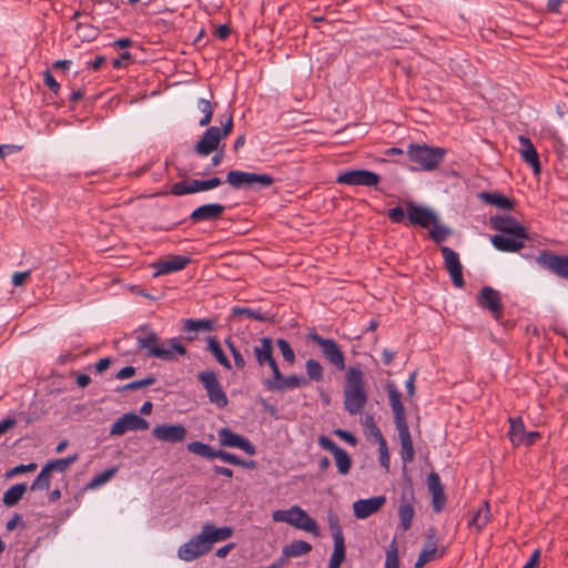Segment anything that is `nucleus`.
<instances>
[{
	"label": "nucleus",
	"instance_id": "obj_55",
	"mask_svg": "<svg viewBox=\"0 0 568 568\" xmlns=\"http://www.w3.org/2000/svg\"><path fill=\"white\" fill-rule=\"evenodd\" d=\"M428 489L432 493L444 489L440 478L436 473H430L427 478Z\"/></svg>",
	"mask_w": 568,
	"mask_h": 568
},
{
	"label": "nucleus",
	"instance_id": "obj_21",
	"mask_svg": "<svg viewBox=\"0 0 568 568\" xmlns=\"http://www.w3.org/2000/svg\"><path fill=\"white\" fill-rule=\"evenodd\" d=\"M407 217L410 224L419 225L424 229L436 222L437 215L426 206L416 205L413 202L406 204Z\"/></svg>",
	"mask_w": 568,
	"mask_h": 568
},
{
	"label": "nucleus",
	"instance_id": "obj_64",
	"mask_svg": "<svg viewBox=\"0 0 568 568\" xmlns=\"http://www.w3.org/2000/svg\"><path fill=\"white\" fill-rule=\"evenodd\" d=\"M230 34L231 29L226 24H221L215 30V36L221 40H225Z\"/></svg>",
	"mask_w": 568,
	"mask_h": 568
},
{
	"label": "nucleus",
	"instance_id": "obj_3",
	"mask_svg": "<svg viewBox=\"0 0 568 568\" xmlns=\"http://www.w3.org/2000/svg\"><path fill=\"white\" fill-rule=\"evenodd\" d=\"M160 337L152 331L141 329V333L136 336V344L140 349H145L148 355L151 357L174 361L175 353L183 356L186 354V348L180 343L178 338H171L168 341L169 347H164L160 344Z\"/></svg>",
	"mask_w": 568,
	"mask_h": 568
},
{
	"label": "nucleus",
	"instance_id": "obj_32",
	"mask_svg": "<svg viewBox=\"0 0 568 568\" xmlns=\"http://www.w3.org/2000/svg\"><path fill=\"white\" fill-rule=\"evenodd\" d=\"M27 490L26 484H16L11 486L8 490L4 491L2 501L6 506L12 507L17 505L21 498L23 497V494Z\"/></svg>",
	"mask_w": 568,
	"mask_h": 568
},
{
	"label": "nucleus",
	"instance_id": "obj_5",
	"mask_svg": "<svg viewBox=\"0 0 568 568\" xmlns=\"http://www.w3.org/2000/svg\"><path fill=\"white\" fill-rule=\"evenodd\" d=\"M221 126L209 128L195 144L194 150L201 156H206L220 149V142L225 139L233 130V118L231 114L223 116Z\"/></svg>",
	"mask_w": 568,
	"mask_h": 568
},
{
	"label": "nucleus",
	"instance_id": "obj_44",
	"mask_svg": "<svg viewBox=\"0 0 568 568\" xmlns=\"http://www.w3.org/2000/svg\"><path fill=\"white\" fill-rule=\"evenodd\" d=\"M385 568H398V544L396 538L387 547Z\"/></svg>",
	"mask_w": 568,
	"mask_h": 568
},
{
	"label": "nucleus",
	"instance_id": "obj_17",
	"mask_svg": "<svg viewBox=\"0 0 568 568\" xmlns=\"http://www.w3.org/2000/svg\"><path fill=\"white\" fill-rule=\"evenodd\" d=\"M255 359L260 367L268 366L272 376L278 369V365L273 356V343L270 337H262L253 347Z\"/></svg>",
	"mask_w": 568,
	"mask_h": 568
},
{
	"label": "nucleus",
	"instance_id": "obj_60",
	"mask_svg": "<svg viewBox=\"0 0 568 568\" xmlns=\"http://www.w3.org/2000/svg\"><path fill=\"white\" fill-rule=\"evenodd\" d=\"M30 276V272H17L12 275V283L14 286H21L24 284L26 280Z\"/></svg>",
	"mask_w": 568,
	"mask_h": 568
},
{
	"label": "nucleus",
	"instance_id": "obj_9",
	"mask_svg": "<svg viewBox=\"0 0 568 568\" xmlns=\"http://www.w3.org/2000/svg\"><path fill=\"white\" fill-rule=\"evenodd\" d=\"M199 381L203 384L210 402L217 407L223 408L227 405V397L223 390L217 376L214 372L205 371L197 375Z\"/></svg>",
	"mask_w": 568,
	"mask_h": 568
},
{
	"label": "nucleus",
	"instance_id": "obj_22",
	"mask_svg": "<svg viewBox=\"0 0 568 568\" xmlns=\"http://www.w3.org/2000/svg\"><path fill=\"white\" fill-rule=\"evenodd\" d=\"M386 504L385 496H375L366 499H358L353 504L354 516L357 519H366L381 510Z\"/></svg>",
	"mask_w": 568,
	"mask_h": 568
},
{
	"label": "nucleus",
	"instance_id": "obj_42",
	"mask_svg": "<svg viewBox=\"0 0 568 568\" xmlns=\"http://www.w3.org/2000/svg\"><path fill=\"white\" fill-rule=\"evenodd\" d=\"M118 471L116 467H112L110 469H106L97 476H94L88 484L87 488L89 489H97L101 487L102 485L106 484Z\"/></svg>",
	"mask_w": 568,
	"mask_h": 568
},
{
	"label": "nucleus",
	"instance_id": "obj_51",
	"mask_svg": "<svg viewBox=\"0 0 568 568\" xmlns=\"http://www.w3.org/2000/svg\"><path fill=\"white\" fill-rule=\"evenodd\" d=\"M446 504L444 489L432 493V505L435 513H440Z\"/></svg>",
	"mask_w": 568,
	"mask_h": 568
},
{
	"label": "nucleus",
	"instance_id": "obj_18",
	"mask_svg": "<svg viewBox=\"0 0 568 568\" xmlns=\"http://www.w3.org/2000/svg\"><path fill=\"white\" fill-rule=\"evenodd\" d=\"M440 252L444 257L445 267L450 275L453 284L456 287L464 286V277H463V265L459 260V255L448 246H443Z\"/></svg>",
	"mask_w": 568,
	"mask_h": 568
},
{
	"label": "nucleus",
	"instance_id": "obj_12",
	"mask_svg": "<svg viewBox=\"0 0 568 568\" xmlns=\"http://www.w3.org/2000/svg\"><path fill=\"white\" fill-rule=\"evenodd\" d=\"M536 262L558 277L568 281V255H557L548 251H541Z\"/></svg>",
	"mask_w": 568,
	"mask_h": 568
},
{
	"label": "nucleus",
	"instance_id": "obj_46",
	"mask_svg": "<svg viewBox=\"0 0 568 568\" xmlns=\"http://www.w3.org/2000/svg\"><path fill=\"white\" fill-rule=\"evenodd\" d=\"M306 372L312 381L320 382L323 378V367L315 359H308L306 362Z\"/></svg>",
	"mask_w": 568,
	"mask_h": 568
},
{
	"label": "nucleus",
	"instance_id": "obj_35",
	"mask_svg": "<svg viewBox=\"0 0 568 568\" xmlns=\"http://www.w3.org/2000/svg\"><path fill=\"white\" fill-rule=\"evenodd\" d=\"M78 460V455H72L65 458H59L48 462L43 467L52 474L53 471L64 473L70 466Z\"/></svg>",
	"mask_w": 568,
	"mask_h": 568
},
{
	"label": "nucleus",
	"instance_id": "obj_4",
	"mask_svg": "<svg viewBox=\"0 0 568 568\" xmlns=\"http://www.w3.org/2000/svg\"><path fill=\"white\" fill-rule=\"evenodd\" d=\"M367 403L363 372L358 367H349L346 373L344 388V406L351 415H357Z\"/></svg>",
	"mask_w": 568,
	"mask_h": 568
},
{
	"label": "nucleus",
	"instance_id": "obj_62",
	"mask_svg": "<svg viewBox=\"0 0 568 568\" xmlns=\"http://www.w3.org/2000/svg\"><path fill=\"white\" fill-rule=\"evenodd\" d=\"M338 437H341L342 439L346 440L347 443L352 444V445H355L356 444V438L354 437V435H352L351 433L346 432V430H343V429H336L334 432Z\"/></svg>",
	"mask_w": 568,
	"mask_h": 568
},
{
	"label": "nucleus",
	"instance_id": "obj_52",
	"mask_svg": "<svg viewBox=\"0 0 568 568\" xmlns=\"http://www.w3.org/2000/svg\"><path fill=\"white\" fill-rule=\"evenodd\" d=\"M215 458H220L221 460L232 464V465H239V466L245 465V463L242 459H240L236 455H233V454L224 452V450H215Z\"/></svg>",
	"mask_w": 568,
	"mask_h": 568
},
{
	"label": "nucleus",
	"instance_id": "obj_45",
	"mask_svg": "<svg viewBox=\"0 0 568 568\" xmlns=\"http://www.w3.org/2000/svg\"><path fill=\"white\" fill-rule=\"evenodd\" d=\"M345 560V542H334V550L329 559V564L333 567L339 568L342 562Z\"/></svg>",
	"mask_w": 568,
	"mask_h": 568
},
{
	"label": "nucleus",
	"instance_id": "obj_56",
	"mask_svg": "<svg viewBox=\"0 0 568 568\" xmlns=\"http://www.w3.org/2000/svg\"><path fill=\"white\" fill-rule=\"evenodd\" d=\"M227 345L230 347V351L232 353V356L234 358V363H235L236 367L240 368V369L244 368L245 361H244L242 354L240 353V351L230 341H227Z\"/></svg>",
	"mask_w": 568,
	"mask_h": 568
},
{
	"label": "nucleus",
	"instance_id": "obj_25",
	"mask_svg": "<svg viewBox=\"0 0 568 568\" xmlns=\"http://www.w3.org/2000/svg\"><path fill=\"white\" fill-rule=\"evenodd\" d=\"M190 263V258L183 255H171L166 260H160L152 264L155 270L154 276H161L182 271Z\"/></svg>",
	"mask_w": 568,
	"mask_h": 568
},
{
	"label": "nucleus",
	"instance_id": "obj_57",
	"mask_svg": "<svg viewBox=\"0 0 568 568\" xmlns=\"http://www.w3.org/2000/svg\"><path fill=\"white\" fill-rule=\"evenodd\" d=\"M367 422H371L369 434L373 436L378 444L383 440H386L381 432V429L376 426L373 416H367Z\"/></svg>",
	"mask_w": 568,
	"mask_h": 568
},
{
	"label": "nucleus",
	"instance_id": "obj_40",
	"mask_svg": "<svg viewBox=\"0 0 568 568\" xmlns=\"http://www.w3.org/2000/svg\"><path fill=\"white\" fill-rule=\"evenodd\" d=\"M335 463L337 470L341 475H346L349 473V469L352 467V459L351 456L347 454V452L343 448L337 450L334 454Z\"/></svg>",
	"mask_w": 568,
	"mask_h": 568
},
{
	"label": "nucleus",
	"instance_id": "obj_8",
	"mask_svg": "<svg viewBox=\"0 0 568 568\" xmlns=\"http://www.w3.org/2000/svg\"><path fill=\"white\" fill-rule=\"evenodd\" d=\"M226 182L234 189L252 187L254 184H258L261 187H267L273 184L274 179L270 174L230 171L226 175Z\"/></svg>",
	"mask_w": 568,
	"mask_h": 568
},
{
	"label": "nucleus",
	"instance_id": "obj_27",
	"mask_svg": "<svg viewBox=\"0 0 568 568\" xmlns=\"http://www.w3.org/2000/svg\"><path fill=\"white\" fill-rule=\"evenodd\" d=\"M225 207L219 203L204 204L196 207L190 215L193 223L213 221L222 217Z\"/></svg>",
	"mask_w": 568,
	"mask_h": 568
},
{
	"label": "nucleus",
	"instance_id": "obj_53",
	"mask_svg": "<svg viewBox=\"0 0 568 568\" xmlns=\"http://www.w3.org/2000/svg\"><path fill=\"white\" fill-rule=\"evenodd\" d=\"M36 469H37V464L36 463H30V464H27V465H18V466L11 468L7 473V477L10 478V477H14V476H18V475H21V474H24V473H31V471H34Z\"/></svg>",
	"mask_w": 568,
	"mask_h": 568
},
{
	"label": "nucleus",
	"instance_id": "obj_61",
	"mask_svg": "<svg viewBox=\"0 0 568 568\" xmlns=\"http://www.w3.org/2000/svg\"><path fill=\"white\" fill-rule=\"evenodd\" d=\"M134 374H135V368L133 366H125L116 373L115 377L118 379H126V378L132 377Z\"/></svg>",
	"mask_w": 568,
	"mask_h": 568
},
{
	"label": "nucleus",
	"instance_id": "obj_41",
	"mask_svg": "<svg viewBox=\"0 0 568 568\" xmlns=\"http://www.w3.org/2000/svg\"><path fill=\"white\" fill-rule=\"evenodd\" d=\"M187 450L192 454L213 459L215 458V450L207 444L202 442H192L187 445Z\"/></svg>",
	"mask_w": 568,
	"mask_h": 568
},
{
	"label": "nucleus",
	"instance_id": "obj_47",
	"mask_svg": "<svg viewBox=\"0 0 568 568\" xmlns=\"http://www.w3.org/2000/svg\"><path fill=\"white\" fill-rule=\"evenodd\" d=\"M432 230L429 232V236L437 243L443 242L446 240V237L449 235V229L440 225L438 223V219H436V222L434 224H430Z\"/></svg>",
	"mask_w": 568,
	"mask_h": 568
},
{
	"label": "nucleus",
	"instance_id": "obj_24",
	"mask_svg": "<svg viewBox=\"0 0 568 568\" xmlns=\"http://www.w3.org/2000/svg\"><path fill=\"white\" fill-rule=\"evenodd\" d=\"M153 436L165 443H181L186 437V428L183 425L162 424L152 430Z\"/></svg>",
	"mask_w": 568,
	"mask_h": 568
},
{
	"label": "nucleus",
	"instance_id": "obj_48",
	"mask_svg": "<svg viewBox=\"0 0 568 568\" xmlns=\"http://www.w3.org/2000/svg\"><path fill=\"white\" fill-rule=\"evenodd\" d=\"M276 344L278 346V349L282 353L283 358L290 363L293 364L295 362V353L293 348L291 347L290 343L283 338H278L276 341Z\"/></svg>",
	"mask_w": 568,
	"mask_h": 568
},
{
	"label": "nucleus",
	"instance_id": "obj_26",
	"mask_svg": "<svg viewBox=\"0 0 568 568\" xmlns=\"http://www.w3.org/2000/svg\"><path fill=\"white\" fill-rule=\"evenodd\" d=\"M233 534L234 530L232 527H215L211 524H205L201 530V535L205 539V544H207L210 550L214 544L227 540Z\"/></svg>",
	"mask_w": 568,
	"mask_h": 568
},
{
	"label": "nucleus",
	"instance_id": "obj_7",
	"mask_svg": "<svg viewBox=\"0 0 568 568\" xmlns=\"http://www.w3.org/2000/svg\"><path fill=\"white\" fill-rule=\"evenodd\" d=\"M408 158L420 169L432 171L443 161L446 150L426 144H410L407 151Z\"/></svg>",
	"mask_w": 568,
	"mask_h": 568
},
{
	"label": "nucleus",
	"instance_id": "obj_39",
	"mask_svg": "<svg viewBox=\"0 0 568 568\" xmlns=\"http://www.w3.org/2000/svg\"><path fill=\"white\" fill-rule=\"evenodd\" d=\"M327 521H328V526H329V529L333 535V541L334 542H337V541L345 542L343 530H342V527L339 524V518L333 510L328 511Z\"/></svg>",
	"mask_w": 568,
	"mask_h": 568
},
{
	"label": "nucleus",
	"instance_id": "obj_14",
	"mask_svg": "<svg viewBox=\"0 0 568 568\" xmlns=\"http://www.w3.org/2000/svg\"><path fill=\"white\" fill-rule=\"evenodd\" d=\"M381 181V176L368 170H354L341 173L336 182L346 185L376 186Z\"/></svg>",
	"mask_w": 568,
	"mask_h": 568
},
{
	"label": "nucleus",
	"instance_id": "obj_10",
	"mask_svg": "<svg viewBox=\"0 0 568 568\" xmlns=\"http://www.w3.org/2000/svg\"><path fill=\"white\" fill-rule=\"evenodd\" d=\"M310 338L316 343L325 358L338 371L345 369V358L337 343L332 338H324L316 333L310 335Z\"/></svg>",
	"mask_w": 568,
	"mask_h": 568
},
{
	"label": "nucleus",
	"instance_id": "obj_36",
	"mask_svg": "<svg viewBox=\"0 0 568 568\" xmlns=\"http://www.w3.org/2000/svg\"><path fill=\"white\" fill-rule=\"evenodd\" d=\"M214 328V323L211 320H193L184 321L183 329L187 333H196L199 331L211 332Z\"/></svg>",
	"mask_w": 568,
	"mask_h": 568
},
{
	"label": "nucleus",
	"instance_id": "obj_19",
	"mask_svg": "<svg viewBox=\"0 0 568 568\" xmlns=\"http://www.w3.org/2000/svg\"><path fill=\"white\" fill-rule=\"evenodd\" d=\"M209 551L207 544L200 532L179 548L178 557L183 561H192Z\"/></svg>",
	"mask_w": 568,
	"mask_h": 568
},
{
	"label": "nucleus",
	"instance_id": "obj_29",
	"mask_svg": "<svg viewBox=\"0 0 568 568\" xmlns=\"http://www.w3.org/2000/svg\"><path fill=\"white\" fill-rule=\"evenodd\" d=\"M490 518L489 503L484 500L480 507L474 513L468 525L469 527H474L477 531H480L489 523Z\"/></svg>",
	"mask_w": 568,
	"mask_h": 568
},
{
	"label": "nucleus",
	"instance_id": "obj_33",
	"mask_svg": "<svg viewBox=\"0 0 568 568\" xmlns=\"http://www.w3.org/2000/svg\"><path fill=\"white\" fill-rule=\"evenodd\" d=\"M442 555L443 552L438 554L435 541L427 542L415 562V568H422L427 562L434 560L436 557H440Z\"/></svg>",
	"mask_w": 568,
	"mask_h": 568
},
{
	"label": "nucleus",
	"instance_id": "obj_37",
	"mask_svg": "<svg viewBox=\"0 0 568 568\" xmlns=\"http://www.w3.org/2000/svg\"><path fill=\"white\" fill-rule=\"evenodd\" d=\"M285 556L300 557L308 554L312 550V545L304 540H294L285 547Z\"/></svg>",
	"mask_w": 568,
	"mask_h": 568
},
{
	"label": "nucleus",
	"instance_id": "obj_15",
	"mask_svg": "<svg viewBox=\"0 0 568 568\" xmlns=\"http://www.w3.org/2000/svg\"><path fill=\"white\" fill-rule=\"evenodd\" d=\"M149 428V422L134 413L123 414L112 425L111 436H122L129 430H145Z\"/></svg>",
	"mask_w": 568,
	"mask_h": 568
},
{
	"label": "nucleus",
	"instance_id": "obj_2",
	"mask_svg": "<svg viewBox=\"0 0 568 568\" xmlns=\"http://www.w3.org/2000/svg\"><path fill=\"white\" fill-rule=\"evenodd\" d=\"M387 393L400 442V459L404 465H407L414 460L415 450L406 419L405 407L400 400V393L396 389L395 386H388Z\"/></svg>",
	"mask_w": 568,
	"mask_h": 568
},
{
	"label": "nucleus",
	"instance_id": "obj_38",
	"mask_svg": "<svg viewBox=\"0 0 568 568\" xmlns=\"http://www.w3.org/2000/svg\"><path fill=\"white\" fill-rule=\"evenodd\" d=\"M196 109L202 114V116L199 119V125H209L213 115V106L211 102L206 99H199L196 102Z\"/></svg>",
	"mask_w": 568,
	"mask_h": 568
},
{
	"label": "nucleus",
	"instance_id": "obj_30",
	"mask_svg": "<svg viewBox=\"0 0 568 568\" xmlns=\"http://www.w3.org/2000/svg\"><path fill=\"white\" fill-rule=\"evenodd\" d=\"M509 430H508V437L513 445L519 446L523 445L525 442V434L526 429L523 423L521 417H511L509 418Z\"/></svg>",
	"mask_w": 568,
	"mask_h": 568
},
{
	"label": "nucleus",
	"instance_id": "obj_50",
	"mask_svg": "<svg viewBox=\"0 0 568 568\" xmlns=\"http://www.w3.org/2000/svg\"><path fill=\"white\" fill-rule=\"evenodd\" d=\"M378 459L379 464L385 468L386 473H388L390 462L386 440L378 444Z\"/></svg>",
	"mask_w": 568,
	"mask_h": 568
},
{
	"label": "nucleus",
	"instance_id": "obj_6",
	"mask_svg": "<svg viewBox=\"0 0 568 568\" xmlns=\"http://www.w3.org/2000/svg\"><path fill=\"white\" fill-rule=\"evenodd\" d=\"M272 519L276 523H285L296 529L320 536L317 523L300 506L294 505L288 509L275 510Z\"/></svg>",
	"mask_w": 568,
	"mask_h": 568
},
{
	"label": "nucleus",
	"instance_id": "obj_54",
	"mask_svg": "<svg viewBox=\"0 0 568 568\" xmlns=\"http://www.w3.org/2000/svg\"><path fill=\"white\" fill-rule=\"evenodd\" d=\"M318 445L322 448L331 452L333 455L341 449V447H338L337 444L327 436H320Z\"/></svg>",
	"mask_w": 568,
	"mask_h": 568
},
{
	"label": "nucleus",
	"instance_id": "obj_58",
	"mask_svg": "<svg viewBox=\"0 0 568 568\" xmlns=\"http://www.w3.org/2000/svg\"><path fill=\"white\" fill-rule=\"evenodd\" d=\"M388 217L394 223H402L405 217V212L400 206H396L388 212Z\"/></svg>",
	"mask_w": 568,
	"mask_h": 568
},
{
	"label": "nucleus",
	"instance_id": "obj_63",
	"mask_svg": "<svg viewBox=\"0 0 568 568\" xmlns=\"http://www.w3.org/2000/svg\"><path fill=\"white\" fill-rule=\"evenodd\" d=\"M20 150L19 146L12 144H0V158L4 159L8 154Z\"/></svg>",
	"mask_w": 568,
	"mask_h": 568
},
{
	"label": "nucleus",
	"instance_id": "obj_31",
	"mask_svg": "<svg viewBox=\"0 0 568 568\" xmlns=\"http://www.w3.org/2000/svg\"><path fill=\"white\" fill-rule=\"evenodd\" d=\"M480 197L488 204L495 205L499 209L504 210H513L514 209V201L503 194L499 193H488L484 192L480 194Z\"/></svg>",
	"mask_w": 568,
	"mask_h": 568
},
{
	"label": "nucleus",
	"instance_id": "obj_16",
	"mask_svg": "<svg viewBox=\"0 0 568 568\" xmlns=\"http://www.w3.org/2000/svg\"><path fill=\"white\" fill-rule=\"evenodd\" d=\"M477 304L485 310H488L495 320H500L503 316V304L500 293L490 287L484 286L477 296Z\"/></svg>",
	"mask_w": 568,
	"mask_h": 568
},
{
	"label": "nucleus",
	"instance_id": "obj_1",
	"mask_svg": "<svg viewBox=\"0 0 568 568\" xmlns=\"http://www.w3.org/2000/svg\"><path fill=\"white\" fill-rule=\"evenodd\" d=\"M491 227L500 234L491 237L493 246L501 252H518L528 239L526 229L510 215H496L490 219Z\"/></svg>",
	"mask_w": 568,
	"mask_h": 568
},
{
	"label": "nucleus",
	"instance_id": "obj_28",
	"mask_svg": "<svg viewBox=\"0 0 568 568\" xmlns=\"http://www.w3.org/2000/svg\"><path fill=\"white\" fill-rule=\"evenodd\" d=\"M518 141L521 159L532 168L535 174H538L540 172L539 155L532 142L525 135H519Z\"/></svg>",
	"mask_w": 568,
	"mask_h": 568
},
{
	"label": "nucleus",
	"instance_id": "obj_59",
	"mask_svg": "<svg viewBox=\"0 0 568 568\" xmlns=\"http://www.w3.org/2000/svg\"><path fill=\"white\" fill-rule=\"evenodd\" d=\"M44 83L45 85L54 93H58L60 90V84L57 82V80L52 77L50 71L44 72Z\"/></svg>",
	"mask_w": 568,
	"mask_h": 568
},
{
	"label": "nucleus",
	"instance_id": "obj_34",
	"mask_svg": "<svg viewBox=\"0 0 568 568\" xmlns=\"http://www.w3.org/2000/svg\"><path fill=\"white\" fill-rule=\"evenodd\" d=\"M207 351H210L213 354V356L215 357L216 362L220 365L227 369L232 368L231 363L227 356L224 354L219 341L213 336H210L207 338Z\"/></svg>",
	"mask_w": 568,
	"mask_h": 568
},
{
	"label": "nucleus",
	"instance_id": "obj_43",
	"mask_svg": "<svg viewBox=\"0 0 568 568\" xmlns=\"http://www.w3.org/2000/svg\"><path fill=\"white\" fill-rule=\"evenodd\" d=\"M51 474L42 467L39 475L36 477L30 486V489L36 490H48L50 488Z\"/></svg>",
	"mask_w": 568,
	"mask_h": 568
},
{
	"label": "nucleus",
	"instance_id": "obj_13",
	"mask_svg": "<svg viewBox=\"0 0 568 568\" xmlns=\"http://www.w3.org/2000/svg\"><path fill=\"white\" fill-rule=\"evenodd\" d=\"M307 379L303 376L290 375L284 377L280 368L272 377L265 378L263 385L267 390L282 392L286 389H294L307 385Z\"/></svg>",
	"mask_w": 568,
	"mask_h": 568
},
{
	"label": "nucleus",
	"instance_id": "obj_11",
	"mask_svg": "<svg viewBox=\"0 0 568 568\" xmlns=\"http://www.w3.org/2000/svg\"><path fill=\"white\" fill-rule=\"evenodd\" d=\"M222 184L220 178H212L205 181L202 180H186L181 181L172 185L171 194L175 196H182L186 194H193L197 192H204L207 190L215 189Z\"/></svg>",
	"mask_w": 568,
	"mask_h": 568
},
{
	"label": "nucleus",
	"instance_id": "obj_23",
	"mask_svg": "<svg viewBox=\"0 0 568 568\" xmlns=\"http://www.w3.org/2000/svg\"><path fill=\"white\" fill-rule=\"evenodd\" d=\"M414 494L412 488L405 489L400 495V504L398 507L399 525L403 531H407L413 523L415 509L413 506Z\"/></svg>",
	"mask_w": 568,
	"mask_h": 568
},
{
	"label": "nucleus",
	"instance_id": "obj_20",
	"mask_svg": "<svg viewBox=\"0 0 568 568\" xmlns=\"http://www.w3.org/2000/svg\"><path fill=\"white\" fill-rule=\"evenodd\" d=\"M217 436L222 446L240 448L250 456H253L256 453L254 445L248 439L233 433L230 428H221Z\"/></svg>",
	"mask_w": 568,
	"mask_h": 568
},
{
	"label": "nucleus",
	"instance_id": "obj_49",
	"mask_svg": "<svg viewBox=\"0 0 568 568\" xmlns=\"http://www.w3.org/2000/svg\"><path fill=\"white\" fill-rule=\"evenodd\" d=\"M233 313L236 315H245L250 318H253V320H256L260 322L267 321V316L265 314L261 313L260 311L248 308V307H235L233 310Z\"/></svg>",
	"mask_w": 568,
	"mask_h": 568
}]
</instances>
